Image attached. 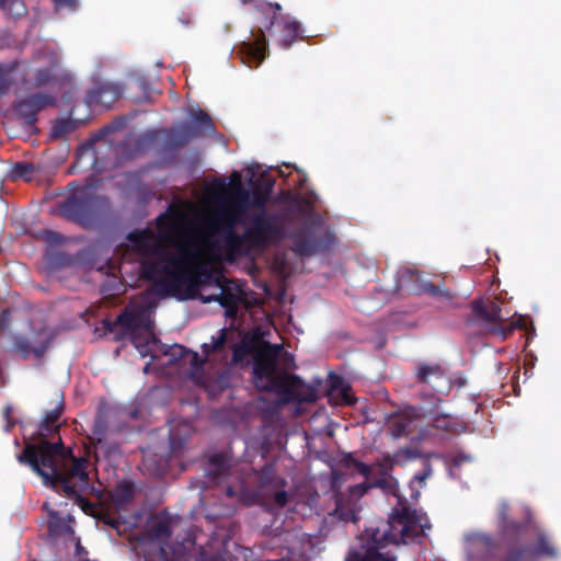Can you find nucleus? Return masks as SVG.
Returning <instances> with one entry per match:
<instances>
[{"label": "nucleus", "mask_w": 561, "mask_h": 561, "mask_svg": "<svg viewBox=\"0 0 561 561\" xmlns=\"http://www.w3.org/2000/svg\"><path fill=\"white\" fill-rule=\"evenodd\" d=\"M150 364H151V363H148V364L145 366V368H144V371H145V373H148V371H149Z\"/></svg>", "instance_id": "62"}, {"label": "nucleus", "mask_w": 561, "mask_h": 561, "mask_svg": "<svg viewBox=\"0 0 561 561\" xmlns=\"http://www.w3.org/2000/svg\"><path fill=\"white\" fill-rule=\"evenodd\" d=\"M333 499L335 507L330 513L332 518L345 523H356L358 520V503H356V499L353 496V494H345L341 491H334Z\"/></svg>", "instance_id": "21"}, {"label": "nucleus", "mask_w": 561, "mask_h": 561, "mask_svg": "<svg viewBox=\"0 0 561 561\" xmlns=\"http://www.w3.org/2000/svg\"><path fill=\"white\" fill-rule=\"evenodd\" d=\"M231 348L232 365L241 364L248 356H253V382L260 391L276 393L285 402L300 400L298 389L302 385L301 379L278 367L282 345L264 341L256 347L255 341L245 336L240 343L233 344Z\"/></svg>", "instance_id": "1"}, {"label": "nucleus", "mask_w": 561, "mask_h": 561, "mask_svg": "<svg viewBox=\"0 0 561 561\" xmlns=\"http://www.w3.org/2000/svg\"><path fill=\"white\" fill-rule=\"evenodd\" d=\"M4 320H5V313L3 312L1 318H0V325H3Z\"/></svg>", "instance_id": "61"}, {"label": "nucleus", "mask_w": 561, "mask_h": 561, "mask_svg": "<svg viewBox=\"0 0 561 561\" xmlns=\"http://www.w3.org/2000/svg\"><path fill=\"white\" fill-rule=\"evenodd\" d=\"M62 524V520L58 517L57 512H51L49 514V522H48V530L51 535H56L59 533V527Z\"/></svg>", "instance_id": "47"}, {"label": "nucleus", "mask_w": 561, "mask_h": 561, "mask_svg": "<svg viewBox=\"0 0 561 561\" xmlns=\"http://www.w3.org/2000/svg\"><path fill=\"white\" fill-rule=\"evenodd\" d=\"M226 495L229 497H233L236 495L233 486H231V485L226 486Z\"/></svg>", "instance_id": "59"}, {"label": "nucleus", "mask_w": 561, "mask_h": 561, "mask_svg": "<svg viewBox=\"0 0 561 561\" xmlns=\"http://www.w3.org/2000/svg\"><path fill=\"white\" fill-rule=\"evenodd\" d=\"M433 473V468L430 461L424 462V468L422 471L415 473L413 477V480L410 483V486L412 488V483L414 481H417L420 484H423Z\"/></svg>", "instance_id": "46"}, {"label": "nucleus", "mask_w": 561, "mask_h": 561, "mask_svg": "<svg viewBox=\"0 0 561 561\" xmlns=\"http://www.w3.org/2000/svg\"><path fill=\"white\" fill-rule=\"evenodd\" d=\"M431 527L425 513L402 505L400 508L393 510L389 520L381 522L375 528H368L367 533L371 545L367 547L364 554L359 551L351 552L346 561H396L394 557L383 554L379 549L388 543L407 542V540L421 536L425 529H431Z\"/></svg>", "instance_id": "3"}, {"label": "nucleus", "mask_w": 561, "mask_h": 561, "mask_svg": "<svg viewBox=\"0 0 561 561\" xmlns=\"http://www.w3.org/2000/svg\"><path fill=\"white\" fill-rule=\"evenodd\" d=\"M283 359H284L286 366H289L290 364L294 363V356L287 352H285L283 354Z\"/></svg>", "instance_id": "57"}, {"label": "nucleus", "mask_w": 561, "mask_h": 561, "mask_svg": "<svg viewBox=\"0 0 561 561\" xmlns=\"http://www.w3.org/2000/svg\"><path fill=\"white\" fill-rule=\"evenodd\" d=\"M57 106V98L50 93L36 92L13 102L12 108L27 127H34L38 113L47 107Z\"/></svg>", "instance_id": "15"}, {"label": "nucleus", "mask_w": 561, "mask_h": 561, "mask_svg": "<svg viewBox=\"0 0 561 561\" xmlns=\"http://www.w3.org/2000/svg\"><path fill=\"white\" fill-rule=\"evenodd\" d=\"M73 129V124L70 119L57 121L53 127V137L59 138L70 133Z\"/></svg>", "instance_id": "43"}, {"label": "nucleus", "mask_w": 561, "mask_h": 561, "mask_svg": "<svg viewBox=\"0 0 561 561\" xmlns=\"http://www.w3.org/2000/svg\"><path fill=\"white\" fill-rule=\"evenodd\" d=\"M369 489H376L373 485V479H370L369 482H363L359 484H355L348 488L347 492H344L345 494H353V496L356 499V503H358V500L364 496Z\"/></svg>", "instance_id": "42"}, {"label": "nucleus", "mask_w": 561, "mask_h": 561, "mask_svg": "<svg viewBox=\"0 0 561 561\" xmlns=\"http://www.w3.org/2000/svg\"><path fill=\"white\" fill-rule=\"evenodd\" d=\"M226 341H227V333H226V330L222 329L220 331V334L218 335V337L214 341L213 343V351L217 352V351H221L226 344Z\"/></svg>", "instance_id": "50"}, {"label": "nucleus", "mask_w": 561, "mask_h": 561, "mask_svg": "<svg viewBox=\"0 0 561 561\" xmlns=\"http://www.w3.org/2000/svg\"><path fill=\"white\" fill-rule=\"evenodd\" d=\"M124 127V121L122 119V117L113 121L111 124L104 126L103 128H101L90 140L89 142L87 144V146L92 149L93 148V145L96 142V141H100L101 139L105 138L106 136H108L110 134H113L115 131H118V130H122V128Z\"/></svg>", "instance_id": "36"}, {"label": "nucleus", "mask_w": 561, "mask_h": 561, "mask_svg": "<svg viewBox=\"0 0 561 561\" xmlns=\"http://www.w3.org/2000/svg\"><path fill=\"white\" fill-rule=\"evenodd\" d=\"M199 277H201V287L207 286V285H215L216 282L219 283L220 274H213L204 264L199 265Z\"/></svg>", "instance_id": "44"}, {"label": "nucleus", "mask_w": 561, "mask_h": 561, "mask_svg": "<svg viewBox=\"0 0 561 561\" xmlns=\"http://www.w3.org/2000/svg\"><path fill=\"white\" fill-rule=\"evenodd\" d=\"M470 460H471L470 456L459 453L453 457L451 465L454 467H460L462 463L470 461Z\"/></svg>", "instance_id": "52"}, {"label": "nucleus", "mask_w": 561, "mask_h": 561, "mask_svg": "<svg viewBox=\"0 0 561 561\" xmlns=\"http://www.w3.org/2000/svg\"><path fill=\"white\" fill-rule=\"evenodd\" d=\"M415 382L432 394H448L451 388L447 369L439 363L420 362L414 371Z\"/></svg>", "instance_id": "16"}, {"label": "nucleus", "mask_w": 561, "mask_h": 561, "mask_svg": "<svg viewBox=\"0 0 561 561\" xmlns=\"http://www.w3.org/2000/svg\"><path fill=\"white\" fill-rule=\"evenodd\" d=\"M216 282L219 293L202 297V302H218L225 309V316L229 319H236L239 312V304L244 302L247 293L240 284L233 279L227 278L220 274V278Z\"/></svg>", "instance_id": "14"}, {"label": "nucleus", "mask_w": 561, "mask_h": 561, "mask_svg": "<svg viewBox=\"0 0 561 561\" xmlns=\"http://www.w3.org/2000/svg\"><path fill=\"white\" fill-rule=\"evenodd\" d=\"M19 68V61L13 60L10 62H0V95H4L9 92L10 88L14 83L13 73Z\"/></svg>", "instance_id": "28"}, {"label": "nucleus", "mask_w": 561, "mask_h": 561, "mask_svg": "<svg viewBox=\"0 0 561 561\" xmlns=\"http://www.w3.org/2000/svg\"><path fill=\"white\" fill-rule=\"evenodd\" d=\"M247 228L240 234L230 238L231 255L229 261L248 255L252 250H263L279 233L275 217L264 208L248 215Z\"/></svg>", "instance_id": "6"}, {"label": "nucleus", "mask_w": 561, "mask_h": 561, "mask_svg": "<svg viewBox=\"0 0 561 561\" xmlns=\"http://www.w3.org/2000/svg\"><path fill=\"white\" fill-rule=\"evenodd\" d=\"M56 11L61 9L76 10L78 7V0H51Z\"/></svg>", "instance_id": "48"}, {"label": "nucleus", "mask_w": 561, "mask_h": 561, "mask_svg": "<svg viewBox=\"0 0 561 561\" xmlns=\"http://www.w3.org/2000/svg\"><path fill=\"white\" fill-rule=\"evenodd\" d=\"M60 215L84 228L95 227L112 217L113 210L106 196L82 192L68 197L59 206Z\"/></svg>", "instance_id": "8"}, {"label": "nucleus", "mask_w": 561, "mask_h": 561, "mask_svg": "<svg viewBox=\"0 0 561 561\" xmlns=\"http://www.w3.org/2000/svg\"><path fill=\"white\" fill-rule=\"evenodd\" d=\"M190 354L192 355V365L199 367L202 365V362L199 360L198 354L197 353H190Z\"/></svg>", "instance_id": "58"}, {"label": "nucleus", "mask_w": 561, "mask_h": 561, "mask_svg": "<svg viewBox=\"0 0 561 561\" xmlns=\"http://www.w3.org/2000/svg\"><path fill=\"white\" fill-rule=\"evenodd\" d=\"M216 186L222 193H229V198L221 195L216 197L217 209L210 220V227L216 231H224V243L227 260L231 255L230 238L232 234H238L234 227L239 224L245 225L243 214L245 206L249 204L250 193L245 190L241 182V175L234 171L230 176V184L227 185L224 180H220Z\"/></svg>", "instance_id": "4"}, {"label": "nucleus", "mask_w": 561, "mask_h": 561, "mask_svg": "<svg viewBox=\"0 0 561 561\" xmlns=\"http://www.w3.org/2000/svg\"><path fill=\"white\" fill-rule=\"evenodd\" d=\"M67 454H71V451L68 450ZM65 457L66 454H64L62 458ZM59 458L60 457L54 458V471L56 474L53 476L50 468L41 467L43 474L38 476L46 485L59 486L69 499L73 500L81 508L85 510L87 506H90V502L81 495V492L85 491L89 486L90 478L87 470L89 460L84 457H71V467L67 473H64L59 469Z\"/></svg>", "instance_id": "7"}, {"label": "nucleus", "mask_w": 561, "mask_h": 561, "mask_svg": "<svg viewBox=\"0 0 561 561\" xmlns=\"http://www.w3.org/2000/svg\"><path fill=\"white\" fill-rule=\"evenodd\" d=\"M64 411H65V403H64L62 397H60L59 400L57 401L56 405L51 410H49L45 413L43 420H45L46 422L60 424V417H61Z\"/></svg>", "instance_id": "41"}, {"label": "nucleus", "mask_w": 561, "mask_h": 561, "mask_svg": "<svg viewBox=\"0 0 561 561\" xmlns=\"http://www.w3.org/2000/svg\"><path fill=\"white\" fill-rule=\"evenodd\" d=\"M202 253L198 247L192 242H182L176 247V253L172 254L165 250L163 261L167 262L172 271H183L201 265Z\"/></svg>", "instance_id": "18"}, {"label": "nucleus", "mask_w": 561, "mask_h": 561, "mask_svg": "<svg viewBox=\"0 0 561 561\" xmlns=\"http://www.w3.org/2000/svg\"><path fill=\"white\" fill-rule=\"evenodd\" d=\"M229 459L225 454H214L208 459L207 476L214 480H221L229 474Z\"/></svg>", "instance_id": "27"}, {"label": "nucleus", "mask_w": 561, "mask_h": 561, "mask_svg": "<svg viewBox=\"0 0 561 561\" xmlns=\"http://www.w3.org/2000/svg\"><path fill=\"white\" fill-rule=\"evenodd\" d=\"M0 9L9 16L19 19L26 14L27 9L23 0H0Z\"/></svg>", "instance_id": "34"}, {"label": "nucleus", "mask_w": 561, "mask_h": 561, "mask_svg": "<svg viewBox=\"0 0 561 561\" xmlns=\"http://www.w3.org/2000/svg\"><path fill=\"white\" fill-rule=\"evenodd\" d=\"M295 251L301 255H310L317 252L318 243L309 233H298L294 239Z\"/></svg>", "instance_id": "30"}, {"label": "nucleus", "mask_w": 561, "mask_h": 561, "mask_svg": "<svg viewBox=\"0 0 561 561\" xmlns=\"http://www.w3.org/2000/svg\"><path fill=\"white\" fill-rule=\"evenodd\" d=\"M507 504H502L499 516L501 524V531L507 540H515L524 535L528 526L524 522L510 519L507 516Z\"/></svg>", "instance_id": "26"}, {"label": "nucleus", "mask_w": 561, "mask_h": 561, "mask_svg": "<svg viewBox=\"0 0 561 561\" xmlns=\"http://www.w3.org/2000/svg\"><path fill=\"white\" fill-rule=\"evenodd\" d=\"M354 468L358 471L360 476L365 477L366 479H369L373 474L374 465L369 466L358 460Z\"/></svg>", "instance_id": "49"}, {"label": "nucleus", "mask_w": 561, "mask_h": 561, "mask_svg": "<svg viewBox=\"0 0 561 561\" xmlns=\"http://www.w3.org/2000/svg\"><path fill=\"white\" fill-rule=\"evenodd\" d=\"M59 56L56 54V72L51 67L37 68L34 72V88H43L46 85L62 87L72 81V77L68 71L59 70Z\"/></svg>", "instance_id": "24"}, {"label": "nucleus", "mask_w": 561, "mask_h": 561, "mask_svg": "<svg viewBox=\"0 0 561 561\" xmlns=\"http://www.w3.org/2000/svg\"><path fill=\"white\" fill-rule=\"evenodd\" d=\"M408 424L405 422H394L392 424V435L394 437H400L402 435H405L408 433Z\"/></svg>", "instance_id": "51"}, {"label": "nucleus", "mask_w": 561, "mask_h": 561, "mask_svg": "<svg viewBox=\"0 0 561 561\" xmlns=\"http://www.w3.org/2000/svg\"><path fill=\"white\" fill-rule=\"evenodd\" d=\"M130 340L142 357L150 356L152 360L159 358L158 352L161 347V341L153 334L150 325L130 334Z\"/></svg>", "instance_id": "22"}, {"label": "nucleus", "mask_w": 561, "mask_h": 561, "mask_svg": "<svg viewBox=\"0 0 561 561\" xmlns=\"http://www.w3.org/2000/svg\"><path fill=\"white\" fill-rule=\"evenodd\" d=\"M190 353H191L190 350H187L186 347H184L182 345L174 344L172 346H168V345H164L162 342H161V347H159V352H158L159 356L160 355L170 356L169 364H175L178 360L184 358Z\"/></svg>", "instance_id": "35"}, {"label": "nucleus", "mask_w": 561, "mask_h": 561, "mask_svg": "<svg viewBox=\"0 0 561 561\" xmlns=\"http://www.w3.org/2000/svg\"><path fill=\"white\" fill-rule=\"evenodd\" d=\"M358 459H356L353 454L348 453L342 457L341 463L346 468H354L357 463Z\"/></svg>", "instance_id": "53"}, {"label": "nucleus", "mask_w": 561, "mask_h": 561, "mask_svg": "<svg viewBox=\"0 0 561 561\" xmlns=\"http://www.w3.org/2000/svg\"><path fill=\"white\" fill-rule=\"evenodd\" d=\"M243 3L252 4L256 13V30L251 33L253 39L244 42L241 47L248 61L254 64V66L250 64L249 67H259L266 58L268 51L266 34L274 38L276 36L275 27L278 30L276 41L283 48H289L302 38L300 22L284 15L279 3L265 0H243Z\"/></svg>", "instance_id": "2"}, {"label": "nucleus", "mask_w": 561, "mask_h": 561, "mask_svg": "<svg viewBox=\"0 0 561 561\" xmlns=\"http://www.w3.org/2000/svg\"><path fill=\"white\" fill-rule=\"evenodd\" d=\"M70 261H71V259L69 256H67L66 254L56 253V265L57 266L67 265V264H69Z\"/></svg>", "instance_id": "55"}, {"label": "nucleus", "mask_w": 561, "mask_h": 561, "mask_svg": "<svg viewBox=\"0 0 561 561\" xmlns=\"http://www.w3.org/2000/svg\"><path fill=\"white\" fill-rule=\"evenodd\" d=\"M135 490L131 483H121L112 492V500L117 506H124L134 500Z\"/></svg>", "instance_id": "31"}, {"label": "nucleus", "mask_w": 561, "mask_h": 561, "mask_svg": "<svg viewBox=\"0 0 561 561\" xmlns=\"http://www.w3.org/2000/svg\"><path fill=\"white\" fill-rule=\"evenodd\" d=\"M171 266L161 256H146L140 259L139 274L145 280L152 282L151 291L158 280L168 277Z\"/></svg>", "instance_id": "23"}, {"label": "nucleus", "mask_w": 561, "mask_h": 561, "mask_svg": "<svg viewBox=\"0 0 561 561\" xmlns=\"http://www.w3.org/2000/svg\"><path fill=\"white\" fill-rule=\"evenodd\" d=\"M44 236L46 241H48L49 243H58L62 239V237L59 233L54 231H45Z\"/></svg>", "instance_id": "54"}, {"label": "nucleus", "mask_w": 561, "mask_h": 561, "mask_svg": "<svg viewBox=\"0 0 561 561\" xmlns=\"http://www.w3.org/2000/svg\"><path fill=\"white\" fill-rule=\"evenodd\" d=\"M122 93L119 84L103 82L89 90L84 100L90 107L101 106L107 110L122 96Z\"/></svg>", "instance_id": "20"}, {"label": "nucleus", "mask_w": 561, "mask_h": 561, "mask_svg": "<svg viewBox=\"0 0 561 561\" xmlns=\"http://www.w3.org/2000/svg\"><path fill=\"white\" fill-rule=\"evenodd\" d=\"M342 401L343 403L347 404V405H352L355 403V399L353 398V396L348 392L347 389H343L342 390Z\"/></svg>", "instance_id": "56"}, {"label": "nucleus", "mask_w": 561, "mask_h": 561, "mask_svg": "<svg viewBox=\"0 0 561 561\" xmlns=\"http://www.w3.org/2000/svg\"><path fill=\"white\" fill-rule=\"evenodd\" d=\"M216 126L208 113L198 108L192 113V121L164 130L163 149L173 151L185 147L194 139L214 136Z\"/></svg>", "instance_id": "9"}, {"label": "nucleus", "mask_w": 561, "mask_h": 561, "mask_svg": "<svg viewBox=\"0 0 561 561\" xmlns=\"http://www.w3.org/2000/svg\"><path fill=\"white\" fill-rule=\"evenodd\" d=\"M543 556L549 558H556L557 550L553 546H551L546 535L540 534L537 537L536 545L533 548H530V558L536 559Z\"/></svg>", "instance_id": "32"}, {"label": "nucleus", "mask_w": 561, "mask_h": 561, "mask_svg": "<svg viewBox=\"0 0 561 561\" xmlns=\"http://www.w3.org/2000/svg\"><path fill=\"white\" fill-rule=\"evenodd\" d=\"M60 425L43 420L18 456L19 462L28 466L36 474H43L41 467L54 470V458L64 457L65 454V445L59 434ZM51 472L53 476L56 474L55 471Z\"/></svg>", "instance_id": "5"}, {"label": "nucleus", "mask_w": 561, "mask_h": 561, "mask_svg": "<svg viewBox=\"0 0 561 561\" xmlns=\"http://www.w3.org/2000/svg\"><path fill=\"white\" fill-rule=\"evenodd\" d=\"M263 203H264V201H259L257 202V204L261 205V206L263 205Z\"/></svg>", "instance_id": "63"}, {"label": "nucleus", "mask_w": 561, "mask_h": 561, "mask_svg": "<svg viewBox=\"0 0 561 561\" xmlns=\"http://www.w3.org/2000/svg\"><path fill=\"white\" fill-rule=\"evenodd\" d=\"M148 535L153 540L167 542L172 536L171 523L169 519H159L148 527Z\"/></svg>", "instance_id": "29"}, {"label": "nucleus", "mask_w": 561, "mask_h": 561, "mask_svg": "<svg viewBox=\"0 0 561 561\" xmlns=\"http://www.w3.org/2000/svg\"><path fill=\"white\" fill-rule=\"evenodd\" d=\"M199 265L183 271H170L168 277L158 280L153 294L160 297H176L183 300L199 299L205 296L201 293Z\"/></svg>", "instance_id": "11"}, {"label": "nucleus", "mask_w": 561, "mask_h": 561, "mask_svg": "<svg viewBox=\"0 0 561 561\" xmlns=\"http://www.w3.org/2000/svg\"><path fill=\"white\" fill-rule=\"evenodd\" d=\"M431 425L445 433H455L458 430L459 423L457 419L449 414L436 413L432 416Z\"/></svg>", "instance_id": "33"}, {"label": "nucleus", "mask_w": 561, "mask_h": 561, "mask_svg": "<svg viewBox=\"0 0 561 561\" xmlns=\"http://www.w3.org/2000/svg\"><path fill=\"white\" fill-rule=\"evenodd\" d=\"M257 474V496L268 506L284 508L290 499L289 493L285 490L288 484L287 480L278 476L274 467L268 465L262 467Z\"/></svg>", "instance_id": "12"}, {"label": "nucleus", "mask_w": 561, "mask_h": 561, "mask_svg": "<svg viewBox=\"0 0 561 561\" xmlns=\"http://www.w3.org/2000/svg\"><path fill=\"white\" fill-rule=\"evenodd\" d=\"M472 318L467 321L468 325H477L479 332L484 335L506 340L514 330L515 324L507 322L502 314V308L492 300H474L471 304Z\"/></svg>", "instance_id": "10"}, {"label": "nucleus", "mask_w": 561, "mask_h": 561, "mask_svg": "<svg viewBox=\"0 0 561 561\" xmlns=\"http://www.w3.org/2000/svg\"><path fill=\"white\" fill-rule=\"evenodd\" d=\"M413 458V451L410 448L399 449L394 454H386L374 463L376 471L373 476V485L376 489L397 494L399 489L398 480L392 476L396 465H401L405 460Z\"/></svg>", "instance_id": "13"}, {"label": "nucleus", "mask_w": 561, "mask_h": 561, "mask_svg": "<svg viewBox=\"0 0 561 561\" xmlns=\"http://www.w3.org/2000/svg\"><path fill=\"white\" fill-rule=\"evenodd\" d=\"M127 240L140 259L146 256H161L163 259L165 248L161 239L151 229L133 230L127 234Z\"/></svg>", "instance_id": "17"}, {"label": "nucleus", "mask_w": 561, "mask_h": 561, "mask_svg": "<svg viewBox=\"0 0 561 561\" xmlns=\"http://www.w3.org/2000/svg\"><path fill=\"white\" fill-rule=\"evenodd\" d=\"M146 316L139 311H123L113 323H107L108 331L113 332L116 328L124 329L126 333L133 334L149 327Z\"/></svg>", "instance_id": "25"}, {"label": "nucleus", "mask_w": 561, "mask_h": 561, "mask_svg": "<svg viewBox=\"0 0 561 561\" xmlns=\"http://www.w3.org/2000/svg\"><path fill=\"white\" fill-rule=\"evenodd\" d=\"M421 290L432 296L451 299L450 293L444 286L435 285L430 280L422 282Z\"/></svg>", "instance_id": "40"}, {"label": "nucleus", "mask_w": 561, "mask_h": 561, "mask_svg": "<svg viewBox=\"0 0 561 561\" xmlns=\"http://www.w3.org/2000/svg\"><path fill=\"white\" fill-rule=\"evenodd\" d=\"M157 227L160 231H170L174 227V219L168 211L160 214L156 219Z\"/></svg>", "instance_id": "45"}, {"label": "nucleus", "mask_w": 561, "mask_h": 561, "mask_svg": "<svg viewBox=\"0 0 561 561\" xmlns=\"http://www.w3.org/2000/svg\"><path fill=\"white\" fill-rule=\"evenodd\" d=\"M35 173V167L28 162H16L12 168L14 179H23L26 182L32 181Z\"/></svg>", "instance_id": "39"}, {"label": "nucleus", "mask_w": 561, "mask_h": 561, "mask_svg": "<svg viewBox=\"0 0 561 561\" xmlns=\"http://www.w3.org/2000/svg\"><path fill=\"white\" fill-rule=\"evenodd\" d=\"M528 558H530V547L513 545L507 548L504 561H526Z\"/></svg>", "instance_id": "38"}, {"label": "nucleus", "mask_w": 561, "mask_h": 561, "mask_svg": "<svg viewBox=\"0 0 561 561\" xmlns=\"http://www.w3.org/2000/svg\"><path fill=\"white\" fill-rule=\"evenodd\" d=\"M419 496H420V492L419 491H415V492L411 493V497L414 499L415 501L419 499Z\"/></svg>", "instance_id": "60"}, {"label": "nucleus", "mask_w": 561, "mask_h": 561, "mask_svg": "<svg viewBox=\"0 0 561 561\" xmlns=\"http://www.w3.org/2000/svg\"><path fill=\"white\" fill-rule=\"evenodd\" d=\"M95 449L98 454H102L108 460L121 455V448L116 443H108L106 439L102 438L98 439Z\"/></svg>", "instance_id": "37"}, {"label": "nucleus", "mask_w": 561, "mask_h": 561, "mask_svg": "<svg viewBox=\"0 0 561 561\" xmlns=\"http://www.w3.org/2000/svg\"><path fill=\"white\" fill-rule=\"evenodd\" d=\"M49 343L50 339H42L41 333H35L32 337L22 334H15L12 337L13 351L23 359H28L31 357L41 359L45 355Z\"/></svg>", "instance_id": "19"}]
</instances>
